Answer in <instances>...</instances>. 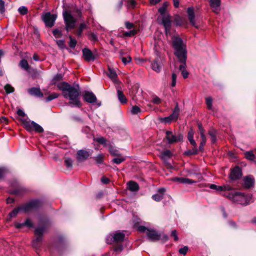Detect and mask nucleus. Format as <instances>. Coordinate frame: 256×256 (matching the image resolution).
<instances>
[{"mask_svg": "<svg viewBox=\"0 0 256 256\" xmlns=\"http://www.w3.org/2000/svg\"><path fill=\"white\" fill-rule=\"evenodd\" d=\"M58 88L62 91L64 98L70 100L69 104L72 107L80 108L82 106L80 102L79 88L69 84L66 82H61L57 84Z\"/></svg>", "mask_w": 256, "mask_h": 256, "instance_id": "nucleus-1", "label": "nucleus"}, {"mask_svg": "<svg viewBox=\"0 0 256 256\" xmlns=\"http://www.w3.org/2000/svg\"><path fill=\"white\" fill-rule=\"evenodd\" d=\"M48 224V221L46 218H40L38 226L34 230L35 238L32 240V245L36 250H40L42 246V236Z\"/></svg>", "mask_w": 256, "mask_h": 256, "instance_id": "nucleus-2", "label": "nucleus"}, {"mask_svg": "<svg viewBox=\"0 0 256 256\" xmlns=\"http://www.w3.org/2000/svg\"><path fill=\"white\" fill-rule=\"evenodd\" d=\"M172 45L175 50V54L178 58L180 62L182 64H186V46L182 39L178 37H174Z\"/></svg>", "mask_w": 256, "mask_h": 256, "instance_id": "nucleus-3", "label": "nucleus"}, {"mask_svg": "<svg viewBox=\"0 0 256 256\" xmlns=\"http://www.w3.org/2000/svg\"><path fill=\"white\" fill-rule=\"evenodd\" d=\"M224 195L234 202L243 205L248 204L252 199V195L250 194L238 192H228Z\"/></svg>", "mask_w": 256, "mask_h": 256, "instance_id": "nucleus-4", "label": "nucleus"}, {"mask_svg": "<svg viewBox=\"0 0 256 256\" xmlns=\"http://www.w3.org/2000/svg\"><path fill=\"white\" fill-rule=\"evenodd\" d=\"M72 14L73 12L70 10L64 9L63 10L62 15L67 32L74 28L76 26V20Z\"/></svg>", "mask_w": 256, "mask_h": 256, "instance_id": "nucleus-5", "label": "nucleus"}, {"mask_svg": "<svg viewBox=\"0 0 256 256\" xmlns=\"http://www.w3.org/2000/svg\"><path fill=\"white\" fill-rule=\"evenodd\" d=\"M20 120L25 129L29 132H32L33 130H35L38 132H44L43 128L34 121H30L28 120V118H22Z\"/></svg>", "mask_w": 256, "mask_h": 256, "instance_id": "nucleus-6", "label": "nucleus"}, {"mask_svg": "<svg viewBox=\"0 0 256 256\" xmlns=\"http://www.w3.org/2000/svg\"><path fill=\"white\" fill-rule=\"evenodd\" d=\"M41 206L40 202L38 200H34L20 206L21 210L28 212L38 208Z\"/></svg>", "mask_w": 256, "mask_h": 256, "instance_id": "nucleus-7", "label": "nucleus"}, {"mask_svg": "<svg viewBox=\"0 0 256 256\" xmlns=\"http://www.w3.org/2000/svg\"><path fill=\"white\" fill-rule=\"evenodd\" d=\"M124 234L122 232H116L108 236L106 238V242L108 244L120 242L124 240Z\"/></svg>", "mask_w": 256, "mask_h": 256, "instance_id": "nucleus-8", "label": "nucleus"}, {"mask_svg": "<svg viewBox=\"0 0 256 256\" xmlns=\"http://www.w3.org/2000/svg\"><path fill=\"white\" fill-rule=\"evenodd\" d=\"M166 138L169 144L178 142H181L183 139V135L181 134H176L170 130H167L166 132Z\"/></svg>", "mask_w": 256, "mask_h": 256, "instance_id": "nucleus-9", "label": "nucleus"}, {"mask_svg": "<svg viewBox=\"0 0 256 256\" xmlns=\"http://www.w3.org/2000/svg\"><path fill=\"white\" fill-rule=\"evenodd\" d=\"M42 19L44 22L46 26L47 27H52L57 18L56 14H52L50 12H46L42 16Z\"/></svg>", "mask_w": 256, "mask_h": 256, "instance_id": "nucleus-10", "label": "nucleus"}, {"mask_svg": "<svg viewBox=\"0 0 256 256\" xmlns=\"http://www.w3.org/2000/svg\"><path fill=\"white\" fill-rule=\"evenodd\" d=\"M82 52L84 59L88 62L94 60L97 57L96 52H92L88 48L82 49Z\"/></svg>", "mask_w": 256, "mask_h": 256, "instance_id": "nucleus-11", "label": "nucleus"}, {"mask_svg": "<svg viewBox=\"0 0 256 256\" xmlns=\"http://www.w3.org/2000/svg\"><path fill=\"white\" fill-rule=\"evenodd\" d=\"M146 236L152 242L158 240L160 238V234L154 230L148 229Z\"/></svg>", "mask_w": 256, "mask_h": 256, "instance_id": "nucleus-12", "label": "nucleus"}, {"mask_svg": "<svg viewBox=\"0 0 256 256\" xmlns=\"http://www.w3.org/2000/svg\"><path fill=\"white\" fill-rule=\"evenodd\" d=\"M242 175V170L238 166H235L231 170L230 177L232 180L239 179Z\"/></svg>", "mask_w": 256, "mask_h": 256, "instance_id": "nucleus-13", "label": "nucleus"}, {"mask_svg": "<svg viewBox=\"0 0 256 256\" xmlns=\"http://www.w3.org/2000/svg\"><path fill=\"white\" fill-rule=\"evenodd\" d=\"M111 66L108 65V76L113 81V82L115 84H119V81L118 80L117 78V70L118 71V69H115L111 67Z\"/></svg>", "mask_w": 256, "mask_h": 256, "instance_id": "nucleus-14", "label": "nucleus"}, {"mask_svg": "<svg viewBox=\"0 0 256 256\" xmlns=\"http://www.w3.org/2000/svg\"><path fill=\"white\" fill-rule=\"evenodd\" d=\"M187 13L188 18L190 24L198 28V26L196 25L195 22V14L194 12V8L193 7H189L187 9Z\"/></svg>", "mask_w": 256, "mask_h": 256, "instance_id": "nucleus-15", "label": "nucleus"}, {"mask_svg": "<svg viewBox=\"0 0 256 256\" xmlns=\"http://www.w3.org/2000/svg\"><path fill=\"white\" fill-rule=\"evenodd\" d=\"M209 188L211 189L216 190L218 191H230L232 190V187L228 184L218 186L214 184H210Z\"/></svg>", "mask_w": 256, "mask_h": 256, "instance_id": "nucleus-16", "label": "nucleus"}, {"mask_svg": "<svg viewBox=\"0 0 256 256\" xmlns=\"http://www.w3.org/2000/svg\"><path fill=\"white\" fill-rule=\"evenodd\" d=\"M28 92L30 96L37 98H42L44 96L40 88H31L28 90Z\"/></svg>", "mask_w": 256, "mask_h": 256, "instance_id": "nucleus-17", "label": "nucleus"}, {"mask_svg": "<svg viewBox=\"0 0 256 256\" xmlns=\"http://www.w3.org/2000/svg\"><path fill=\"white\" fill-rule=\"evenodd\" d=\"M84 100L88 103H94L96 102V98L93 92L86 91L84 96Z\"/></svg>", "mask_w": 256, "mask_h": 256, "instance_id": "nucleus-18", "label": "nucleus"}, {"mask_svg": "<svg viewBox=\"0 0 256 256\" xmlns=\"http://www.w3.org/2000/svg\"><path fill=\"white\" fill-rule=\"evenodd\" d=\"M162 22L164 26L166 33L168 34L170 30L171 20L169 16H164L162 18Z\"/></svg>", "mask_w": 256, "mask_h": 256, "instance_id": "nucleus-19", "label": "nucleus"}, {"mask_svg": "<svg viewBox=\"0 0 256 256\" xmlns=\"http://www.w3.org/2000/svg\"><path fill=\"white\" fill-rule=\"evenodd\" d=\"M90 154L84 150H79L77 152V160L78 161L85 160L88 158Z\"/></svg>", "mask_w": 256, "mask_h": 256, "instance_id": "nucleus-20", "label": "nucleus"}, {"mask_svg": "<svg viewBox=\"0 0 256 256\" xmlns=\"http://www.w3.org/2000/svg\"><path fill=\"white\" fill-rule=\"evenodd\" d=\"M210 6L215 13H218L220 10V0H210Z\"/></svg>", "mask_w": 256, "mask_h": 256, "instance_id": "nucleus-21", "label": "nucleus"}, {"mask_svg": "<svg viewBox=\"0 0 256 256\" xmlns=\"http://www.w3.org/2000/svg\"><path fill=\"white\" fill-rule=\"evenodd\" d=\"M244 186L246 188H250L253 186L254 184V178L251 176H246L244 178Z\"/></svg>", "mask_w": 256, "mask_h": 256, "instance_id": "nucleus-22", "label": "nucleus"}, {"mask_svg": "<svg viewBox=\"0 0 256 256\" xmlns=\"http://www.w3.org/2000/svg\"><path fill=\"white\" fill-rule=\"evenodd\" d=\"M172 180L174 182H178L182 184H192L196 182L195 181L185 178L174 177L172 178Z\"/></svg>", "mask_w": 256, "mask_h": 256, "instance_id": "nucleus-23", "label": "nucleus"}, {"mask_svg": "<svg viewBox=\"0 0 256 256\" xmlns=\"http://www.w3.org/2000/svg\"><path fill=\"white\" fill-rule=\"evenodd\" d=\"M128 188L132 192H138L140 187L138 184L134 181H130L127 184Z\"/></svg>", "mask_w": 256, "mask_h": 256, "instance_id": "nucleus-24", "label": "nucleus"}, {"mask_svg": "<svg viewBox=\"0 0 256 256\" xmlns=\"http://www.w3.org/2000/svg\"><path fill=\"white\" fill-rule=\"evenodd\" d=\"M26 191L25 188L20 186L19 184H17L16 187L13 190H12V193L17 196L22 195Z\"/></svg>", "mask_w": 256, "mask_h": 256, "instance_id": "nucleus-25", "label": "nucleus"}, {"mask_svg": "<svg viewBox=\"0 0 256 256\" xmlns=\"http://www.w3.org/2000/svg\"><path fill=\"white\" fill-rule=\"evenodd\" d=\"M25 226L28 228H32L34 226L32 221L28 218L26 219L24 222L18 223L16 224V227L18 228H20Z\"/></svg>", "mask_w": 256, "mask_h": 256, "instance_id": "nucleus-26", "label": "nucleus"}, {"mask_svg": "<svg viewBox=\"0 0 256 256\" xmlns=\"http://www.w3.org/2000/svg\"><path fill=\"white\" fill-rule=\"evenodd\" d=\"M180 112V108H178V104H176V106L173 110L172 113L170 116V118H172L173 121H176L178 120Z\"/></svg>", "mask_w": 256, "mask_h": 256, "instance_id": "nucleus-27", "label": "nucleus"}, {"mask_svg": "<svg viewBox=\"0 0 256 256\" xmlns=\"http://www.w3.org/2000/svg\"><path fill=\"white\" fill-rule=\"evenodd\" d=\"M118 96L120 102L122 104H125L127 102V99L125 96L124 94L122 91L118 89V87L116 86Z\"/></svg>", "mask_w": 256, "mask_h": 256, "instance_id": "nucleus-28", "label": "nucleus"}, {"mask_svg": "<svg viewBox=\"0 0 256 256\" xmlns=\"http://www.w3.org/2000/svg\"><path fill=\"white\" fill-rule=\"evenodd\" d=\"M186 65H180L179 69L182 72V74L184 78H187L188 76L189 73L186 70Z\"/></svg>", "mask_w": 256, "mask_h": 256, "instance_id": "nucleus-29", "label": "nucleus"}, {"mask_svg": "<svg viewBox=\"0 0 256 256\" xmlns=\"http://www.w3.org/2000/svg\"><path fill=\"white\" fill-rule=\"evenodd\" d=\"M244 156L246 159L250 160H254L255 156L252 151H247L244 152Z\"/></svg>", "mask_w": 256, "mask_h": 256, "instance_id": "nucleus-30", "label": "nucleus"}, {"mask_svg": "<svg viewBox=\"0 0 256 256\" xmlns=\"http://www.w3.org/2000/svg\"><path fill=\"white\" fill-rule=\"evenodd\" d=\"M168 6V2H164L163 3L162 5L158 8V12L161 15H164L165 14V12L166 10V8Z\"/></svg>", "mask_w": 256, "mask_h": 256, "instance_id": "nucleus-31", "label": "nucleus"}, {"mask_svg": "<svg viewBox=\"0 0 256 256\" xmlns=\"http://www.w3.org/2000/svg\"><path fill=\"white\" fill-rule=\"evenodd\" d=\"M172 153L170 150H166L164 152H162L161 154V158L165 160L167 158H169L171 156Z\"/></svg>", "mask_w": 256, "mask_h": 256, "instance_id": "nucleus-32", "label": "nucleus"}, {"mask_svg": "<svg viewBox=\"0 0 256 256\" xmlns=\"http://www.w3.org/2000/svg\"><path fill=\"white\" fill-rule=\"evenodd\" d=\"M72 160L70 158H66L64 159V164L68 169H71L72 167Z\"/></svg>", "mask_w": 256, "mask_h": 256, "instance_id": "nucleus-33", "label": "nucleus"}, {"mask_svg": "<svg viewBox=\"0 0 256 256\" xmlns=\"http://www.w3.org/2000/svg\"><path fill=\"white\" fill-rule=\"evenodd\" d=\"M62 78V76L61 74H57L51 80V84L56 85L57 82Z\"/></svg>", "mask_w": 256, "mask_h": 256, "instance_id": "nucleus-34", "label": "nucleus"}, {"mask_svg": "<svg viewBox=\"0 0 256 256\" xmlns=\"http://www.w3.org/2000/svg\"><path fill=\"white\" fill-rule=\"evenodd\" d=\"M141 112V109L137 106H134L131 108V113L132 114H138Z\"/></svg>", "mask_w": 256, "mask_h": 256, "instance_id": "nucleus-35", "label": "nucleus"}, {"mask_svg": "<svg viewBox=\"0 0 256 256\" xmlns=\"http://www.w3.org/2000/svg\"><path fill=\"white\" fill-rule=\"evenodd\" d=\"M199 152L198 149L192 148V150H188L184 152V154L187 156H191L197 154Z\"/></svg>", "mask_w": 256, "mask_h": 256, "instance_id": "nucleus-36", "label": "nucleus"}, {"mask_svg": "<svg viewBox=\"0 0 256 256\" xmlns=\"http://www.w3.org/2000/svg\"><path fill=\"white\" fill-rule=\"evenodd\" d=\"M206 104L208 108L212 110V100L211 97H207L206 99Z\"/></svg>", "mask_w": 256, "mask_h": 256, "instance_id": "nucleus-37", "label": "nucleus"}, {"mask_svg": "<svg viewBox=\"0 0 256 256\" xmlns=\"http://www.w3.org/2000/svg\"><path fill=\"white\" fill-rule=\"evenodd\" d=\"M206 136L201 137V142L199 146V151H202L204 149V146L206 143Z\"/></svg>", "mask_w": 256, "mask_h": 256, "instance_id": "nucleus-38", "label": "nucleus"}, {"mask_svg": "<svg viewBox=\"0 0 256 256\" xmlns=\"http://www.w3.org/2000/svg\"><path fill=\"white\" fill-rule=\"evenodd\" d=\"M160 121L161 122L164 123V124H170L173 121L172 118H170V116L164 118H160Z\"/></svg>", "mask_w": 256, "mask_h": 256, "instance_id": "nucleus-39", "label": "nucleus"}, {"mask_svg": "<svg viewBox=\"0 0 256 256\" xmlns=\"http://www.w3.org/2000/svg\"><path fill=\"white\" fill-rule=\"evenodd\" d=\"M150 68L156 72H160L162 70L161 65H148Z\"/></svg>", "mask_w": 256, "mask_h": 256, "instance_id": "nucleus-40", "label": "nucleus"}, {"mask_svg": "<svg viewBox=\"0 0 256 256\" xmlns=\"http://www.w3.org/2000/svg\"><path fill=\"white\" fill-rule=\"evenodd\" d=\"M125 160L123 157H118L112 160V162L117 164H119Z\"/></svg>", "mask_w": 256, "mask_h": 256, "instance_id": "nucleus-41", "label": "nucleus"}, {"mask_svg": "<svg viewBox=\"0 0 256 256\" xmlns=\"http://www.w3.org/2000/svg\"><path fill=\"white\" fill-rule=\"evenodd\" d=\"M58 96V94L56 93H52L50 95L48 96L46 100V102H50L52 100H54L56 98H57Z\"/></svg>", "mask_w": 256, "mask_h": 256, "instance_id": "nucleus-42", "label": "nucleus"}, {"mask_svg": "<svg viewBox=\"0 0 256 256\" xmlns=\"http://www.w3.org/2000/svg\"><path fill=\"white\" fill-rule=\"evenodd\" d=\"M4 90L7 94L12 93L14 92V88L10 84H6L4 86Z\"/></svg>", "mask_w": 256, "mask_h": 256, "instance_id": "nucleus-43", "label": "nucleus"}, {"mask_svg": "<svg viewBox=\"0 0 256 256\" xmlns=\"http://www.w3.org/2000/svg\"><path fill=\"white\" fill-rule=\"evenodd\" d=\"M20 210H21L20 206L16 208L9 214V216L10 218L14 217L18 213Z\"/></svg>", "mask_w": 256, "mask_h": 256, "instance_id": "nucleus-44", "label": "nucleus"}, {"mask_svg": "<svg viewBox=\"0 0 256 256\" xmlns=\"http://www.w3.org/2000/svg\"><path fill=\"white\" fill-rule=\"evenodd\" d=\"M86 26L84 23H82L80 24L78 30L77 32V35L80 36L82 34V32L86 29Z\"/></svg>", "mask_w": 256, "mask_h": 256, "instance_id": "nucleus-45", "label": "nucleus"}, {"mask_svg": "<svg viewBox=\"0 0 256 256\" xmlns=\"http://www.w3.org/2000/svg\"><path fill=\"white\" fill-rule=\"evenodd\" d=\"M152 198L156 202H160L163 198L162 194H156L152 196Z\"/></svg>", "mask_w": 256, "mask_h": 256, "instance_id": "nucleus-46", "label": "nucleus"}, {"mask_svg": "<svg viewBox=\"0 0 256 256\" xmlns=\"http://www.w3.org/2000/svg\"><path fill=\"white\" fill-rule=\"evenodd\" d=\"M176 78L177 75L174 72H173L172 74V86L174 87L176 86Z\"/></svg>", "mask_w": 256, "mask_h": 256, "instance_id": "nucleus-47", "label": "nucleus"}, {"mask_svg": "<svg viewBox=\"0 0 256 256\" xmlns=\"http://www.w3.org/2000/svg\"><path fill=\"white\" fill-rule=\"evenodd\" d=\"M110 154L113 156H120V152H119L118 150L114 148H110Z\"/></svg>", "mask_w": 256, "mask_h": 256, "instance_id": "nucleus-48", "label": "nucleus"}, {"mask_svg": "<svg viewBox=\"0 0 256 256\" xmlns=\"http://www.w3.org/2000/svg\"><path fill=\"white\" fill-rule=\"evenodd\" d=\"M70 46L72 48H74L76 46L77 43L76 40L73 38L71 36H70Z\"/></svg>", "mask_w": 256, "mask_h": 256, "instance_id": "nucleus-49", "label": "nucleus"}, {"mask_svg": "<svg viewBox=\"0 0 256 256\" xmlns=\"http://www.w3.org/2000/svg\"><path fill=\"white\" fill-rule=\"evenodd\" d=\"M96 163L102 164L103 162V156L102 154H100L95 158Z\"/></svg>", "mask_w": 256, "mask_h": 256, "instance_id": "nucleus-50", "label": "nucleus"}, {"mask_svg": "<svg viewBox=\"0 0 256 256\" xmlns=\"http://www.w3.org/2000/svg\"><path fill=\"white\" fill-rule=\"evenodd\" d=\"M18 12L22 14H25L28 12V8L24 6H20L18 9Z\"/></svg>", "mask_w": 256, "mask_h": 256, "instance_id": "nucleus-51", "label": "nucleus"}, {"mask_svg": "<svg viewBox=\"0 0 256 256\" xmlns=\"http://www.w3.org/2000/svg\"><path fill=\"white\" fill-rule=\"evenodd\" d=\"M56 44L59 48L62 50L66 48V46L64 44V42L63 40H58L56 41Z\"/></svg>", "mask_w": 256, "mask_h": 256, "instance_id": "nucleus-52", "label": "nucleus"}, {"mask_svg": "<svg viewBox=\"0 0 256 256\" xmlns=\"http://www.w3.org/2000/svg\"><path fill=\"white\" fill-rule=\"evenodd\" d=\"M198 130L201 137L206 136L204 135V130L202 124H198Z\"/></svg>", "mask_w": 256, "mask_h": 256, "instance_id": "nucleus-53", "label": "nucleus"}, {"mask_svg": "<svg viewBox=\"0 0 256 256\" xmlns=\"http://www.w3.org/2000/svg\"><path fill=\"white\" fill-rule=\"evenodd\" d=\"M123 249L122 246L121 244H117L114 247V250L117 252H120Z\"/></svg>", "mask_w": 256, "mask_h": 256, "instance_id": "nucleus-54", "label": "nucleus"}, {"mask_svg": "<svg viewBox=\"0 0 256 256\" xmlns=\"http://www.w3.org/2000/svg\"><path fill=\"white\" fill-rule=\"evenodd\" d=\"M188 248L187 246H184L179 250V252L183 255H186L188 251Z\"/></svg>", "mask_w": 256, "mask_h": 256, "instance_id": "nucleus-55", "label": "nucleus"}, {"mask_svg": "<svg viewBox=\"0 0 256 256\" xmlns=\"http://www.w3.org/2000/svg\"><path fill=\"white\" fill-rule=\"evenodd\" d=\"M6 168H0V180L4 176L6 175Z\"/></svg>", "mask_w": 256, "mask_h": 256, "instance_id": "nucleus-56", "label": "nucleus"}, {"mask_svg": "<svg viewBox=\"0 0 256 256\" xmlns=\"http://www.w3.org/2000/svg\"><path fill=\"white\" fill-rule=\"evenodd\" d=\"M53 34L56 38H59L62 36V32L58 29H56L53 31Z\"/></svg>", "mask_w": 256, "mask_h": 256, "instance_id": "nucleus-57", "label": "nucleus"}, {"mask_svg": "<svg viewBox=\"0 0 256 256\" xmlns=\"http://www.w3.org/2000/svg\"><path fill=\"white\" fill-rule=\"evenodd\" d=\"M122 60L123 63L126 64V63H128L131 61V58L129 56H127L126 57H122Z\"/></svg>", "mask_w": 256, "mask_h": 256, "instance_id": "nucleus-58", "label": "nucleus"}, {"mask_svg": "<svg viewBox=\"0 0 256 256\" xmlns=\"http://www.w3.org/2000/svg\"><path fill=\"white\" fill-rule=\"evenodd\" d=\"M4 11V2L2 0H0V12L2 14Z\"/></svg>", "mask_w": 256, "mask_h": 256, "instance_id": "nucleus-59", "label": "nucleus"}, {"mask_svg": "<svg viewBox=\"0 0 256 256\" xmlns=\"http://www.w3.org/2000/svg\"><path fill=\"white\" fill-rule=\"evenodd\" d=\"M136 32L135 30H131L128 32H126L125 35L126 36H131L136 34Z\"/></svg>", "mask_w": 256, "mask_h": 256, "instance_id": "nucleus-60", "label": "nucleus"}, {"mask_svg": "<svg viewBox=\"0 0 256 256\" xmlns=\"http://www.w3.org/2000/svg\"><path fill=\"white\" fill-rule=\"evenodd\" d=\"M170 235H171L172 236L174 237V240L175 241H176V240H178V236H177L176 232V230H172Z\"/></svg>", "mask_w": 256, "mask_h": 256, "instance_id": "nucleus-61", "label": "nucleus"}, {"mask_svg": "<svg viewBox=\"0 0 256 256\" xmlns=\"http://www.w3.org/2000/svg\"><path fill=\"white\" fill-rule=\"evenodd\" d=\"M21 68L30 72V65H20Z\"/></svg>", "mask_w": 256, "mask_h": 256, "instance_id": "nucleus-62", "label": "nucleus"}, {"mask_svg": "<svg viewBox=\"0 0 256 256\" xmlns=\"http://www.w3.org/2000/svg\"><path fill=\"white\" fill-rule=\"evenodd\" d=\"M160 102V99L156 96H154L152 98V102L155 104H159Z\"/></svg>", "mask_w": 256, "mask_h": 256, "instance_id": "nucleus-63", "label": "nucleus"}, {"mask_svg": "<svg viewBox=\"0 0 256 256\" xmlns=\"http://www.w3.org/2000/svg\"><path fill=\"white\" fill-rule=\"evenodd\" d=\"M96 141L102 144H105L106 142V140L103 137L97 138Z\"/></svg>", "mask_w": 256, "mask_h": 256, "instance_id": "nucleus-64", "label": "nucleus"}]
</instances>
